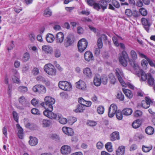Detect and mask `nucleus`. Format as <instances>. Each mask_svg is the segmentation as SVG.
Instances as JSON below:
<instances>
[{
  "label": "nucleus",
  "instance_id": "obj_1",
  "mask_svg": "<svg viewBox=\"0 0 155 155\" xmlns=\"http://www.w3.org/2000/svg\"><path fill=\"white\" fill-rule=\"evenodd\" d=\"M130 55L132 59L129 60L130 64L134 68L135 74H137L139 72L140 68L138 63L135 61L137 58V53L135 51L131 50L130 52Z\"/></svg>",
  "mask_w": 155,
  "mask_h": 155
},
{
  "label": "nucleus",
  "instance_id": "obj_2",
  "mask_svg": "<svg viewBox=\"0 0 155 155\" xmlns=\"http://www.w3.org/2000/svg\"><path fill=\"white\" fill-rule=\"evenodd\" d=\"M141 79L143 81H145L147 79V83L149 85L152 86L153 85L154 79L150 73L146 74L143 70L141 71Z\"/></svg>",
  "mask_w": 155,
  "mask_h": 155
},
{
  "label": "nucleus",
  "instance_id": "obj_3",
  "mask_svg": "<svg viewBox=\"0 0 155 155\" xmlns=\"http://www.w3.org/2000/svg\"><path fill=\"white\" fill-rule=\"evenodd\" d=\"M59 88L64 91H69L72 89V86L71 83L65 81H61L58 83Z\"/></svg>",
  "mask_w": 155,
  "mask_h": 155
},
{
  "label": "nucleus",
  "instance_id": "obj_4",
  "mask_svg": "<svg viewBox=\"0 0 155 155\" xmlns=\"http://www.w3.org/2000/svg\"><path fill=\"white\" fill-rule=\"evenodd\" d=\"M129 59L127 52L124 51H122L119 58V61L122 65L124 67L127 66V61Z\"/></svg>",
  "mask_w": 155,
  "mask_h": 155
},
{
  "label": "nucleus",
  "instance_id": "obj_5",
  "mask_svg": "<svg viewBox=\"0 0 155 155\" xmlns=\"http://www.w3.org/2000/svg\"><path fill=\"white\" fill-rule=\"evenodd\" d=\"M44 70L50 75L54 76L56 74V70L54 67L51 64H45L44 67Z\"/></svg>",
  "mask_w": 155,
  "mask_h": 155
},
{
  "label": "nucleus",
  "instance_id": "obj_6",
  "mask_svg": "<svg viewBox=\"0 0 155 155\" xmlns=\"http://www.w3.org/2000/svg\"><path fill=\"white\" fill-rule=\"evenodd\" d=\"M45 104L44 103H42L41 104V105L45 107V104L49 108H51V110H53V107L52 105L55 103V99L49 96H48L45 97Z\"/></svg>",
  "mask_w": 155,
  "mask_h": 155
},
{
  "label": "nucleus",
  "instance_id": "obj_7",
  "mask_svg": "<svg viewBox=\"0 0 155 155\" xmlns=\"http://www.w3.org/2000/svg\"><path fill=\"white\" fill-rule=\"evenodd\" d=\"M88 43L87 41L84 38L80 40L78 44V51L82 52L84 51L87 47Z\"/></svg>",
  "mask_w": 155,
  "mask_h": 155
},
{
  "label": "nucleus",
  "instance_id": "obj_8",
  "mask_svg": "<svg viewBox=\"0 0 155 155\" xmlns=\"http://www.w3.org/2000/svg\"><path fill=\"white\" fill-rule=\"evenodd\" d=\"M115 74L122 86L123 87H126V84L122 79V78L124 76V74L122 70L119 68L116 69L115 70Z\"/></svg>",
  "mask_w": 155,
  "mask_h": 155
},
{
  "label": "nucleus",
  "instance_id": "obj_9",
  "mask_svg": "<svg viewBox=\"0 0 155 155\" xmlns=\"http://www.w3.org/2000/svg\"><path fill=\"white\" fill-rule=\"evenodd\" d=\"M32 89L33 91L38 94H44L46 91V88L45 86L40 84L35 85Z\"/></svg>",
  "mask_w": 155,
  "mask_h": 155
},
{
  "label": "nucleus",
  "instance_id": "obj_10",
  "mask_svg": "<svg viewBox=\"0 0 155 155\" xmlns=\"http://www.w3.org/2000/svg\"><path fill=\"white\" fill-rule=\"evenodd\" d=\"M107 3L104 0H100L99 3H97L95 5L94 9L97 11H99L101 8L103 12L107 8Z\"/></svg>",
  "mask_w": 155,
  "mask_h": 155
},
{
  "label": "nucleus",
  "instance_id": "obj_11",
  "mask_svg": "<svg viewBox=\"0 0 155 155\" xmlns=\"http://www.w3.org/2000/svg\"><path fill=\"white\" fill-rule=\"evenodd\" d=\"M50 110L48 109H46L43 112V114L46 117L55 120L57 118V114H56L52 112L53 110H51V108H50Z\"/></svg>",
  "mask_w": 155,
  "mask_h": 155
},
{
  "label": "nucleus",
  "instance_id": "obj_12",
  "mask_svg": "<svg viewBox=\"0 0 155 155\" xmlns=\"http://www.w3.org/2000/svg\"><path fill=\"white\" fill-rule=\"evenodd\" d=\"M74 41V36L72 34L68 35L65 39L64 42V45L66 47H67L71 45Z\"/></svg>",
  "mask_w": 155,
  "mask_h": 155
},
{
  "label": "nucleus",
  "instance_id": "obj_13",
  "mask_svg": "<svg viewBox=\"0 0 155 155\" xmlns=\"http://www.w3.org/2000/svg\"><path fill=\"white\" fill-rule=\"evenodd\" d=\"M145 100H143L141 103L142 107L144 108H148L150 105L153 104V101L151 99L148 97H145Z\"/></svg>",
  "mask_w": 155,
  "mask_h": 155
},
{
  "label": "nucleus",
  "instance_id": "obj_14",
  "mask_svg": "<svg viewBox=\"0 0 155 155\" xmlns=\"http://www.w3.org/2000/svg\"><path fill=\"white\" fill-rule=\"evenodd\" d=\"M117 111V106L114 104H111L110 105L109 109V117H113Z\"/></svg>",
  "mask_w": 155,
  "mask_h": 155
},
{
  "label": "nucleus",
  "instance_id": "obj_15",
  "mask_svg": "<svg viewBox=\"0 0 155 155\" xmlns=\"http://www.w3.org/2000/svg\"><path fill=\"white\" fill-rule=\"evenodd\" d=\"M61 151L62 154L68 155L71 153V147L69 146L64 145L61 147Z\"/></svg>",
  "mask_w": 155,
  "mask_h": 155
},
{
  "label": "nucleus",
  "instance_id": "obj_16",
  "mask_svg": "<svg viewBox=\"0 0 155 155\" xmlns=\"http://www.w3.org/2000/svg\"><path fill=\"white\" fill-rule=\"evenodd\" d=\"M60 124L64 125L68 123V119L63 117L62 115L58 113L57 118L55 119Z\"/></svg>",
  "mask_w": 155,
  "mask_h": 155
},
{
  "label": "nucleus",
  "instance_id": "obj_17",
  "mask_svg": "<svg viewBox=\"0 0 155 155\" xmlns=\"http://www.w3.org/2000/svg\"><path fill=\"white\" fill-rule=\"evenodd\" d=\"M139 54L142 58H144L147 60L150 66L153 67L155 68V63L154 60H152L151 59L148 58L144 54L140 52L139 53Z\"/></svg>",
  "mask_w": 155,
  "mask_h": 155
},
{
  "label": "nucleus",
  "instance_id": "obj_18",
  "mask_svg": "<svg viewBox=\"0 0 155 155\" xmlns=\"http://www.w3.org/2000/svg\"><path fill=\"white\" fill-rule=\"evenodd\" d=\"M63 132L65 134L68 136H72L74 134V132L72 129L71 128L64 127L62 129Z\"/></svg>",
  "mask_w": 155,
  "mask_h": 155
},
{
  "label": "nucleus",
  "instance_id": "obj_19",
  "mask_svg": "<svg viewBox=\"0 0 155 155\" xmlns=\"http://www.w3.org/2000/svg\"><path fill=\"white\" fill-rule=\"evenodd\" d=\"M76 87L77 88L85 91L86 90V86L85 83L82 80H80L76 83Z\"/></svg>",
  "mask_w": 155,
  "mask_h": 155
},
{
  "label": "nucleus",
  "instance_id": "obj_20",
  "mask_svg": "<svg viewBox=\"0 0 155 155\" xmlns=\"http://www.w3.org/2000/svg\"><path fill=\"white\" fill-rule=\"evenodd\" d=\"M56 41L57 43H62L64 40V35L62 32H59L57 33L55 36Z\"/></svg>",
  "mask_w": 155,
  "mask_h": 155
},
{
  "label": "nucleus",
  "instance_id": "obj_21",
  "mask_svg": "<svg viewBox=\"0 0 155 155\" xmlns=\"http://www.w3.org/2000/svg\"><path fill=\"white\" fill-rule=\"evenodd\" d=\"M84 58L86 61H89L94 59V56L92 53L90 51H87L84 54Z\"/></svg>",
  "mask_w": 155,
  "mask_h": 155
},
{
  "label": "nucleus",
  "instance_id": "obj_22",
  "mask_svg": "<svg viewBox=\"0 0 155 155\" xmlns=\"http://www.w3.org/2000/svg\"><path fill=\"white\" fill-rule=\"evenodd\" d=\"M84 74L87 78H91L92 77V74L91 69L89 68H86L83 70Z\"/></svg>",
  "mask_w": 155,
  "mask_h": 155
},
{
  "label": "nucleus",
  "instance_id": "obj_23",
  "mask_svg": "<svg viewBox=\"0 0 155 155\" xmlns=\"http://www.w3.org/2000/svg\"><path fill=\"white\" fill-rule=\"evenodd\" d=\"M16 127L18 129V137L20 139H22L24 137L23 129L18 124H17Z\"/></svg>",
  "mask_w": 155,
  "mask_h": 155
},
{
  "label": "nucleus",
  "instance_id": "obj_24",
  "mask_svg": "<svg viewBox=\"0 0 155 155\" xmlns=\"http://www.w3.org/2000/svg\"><path fill=\"white\" fill-rule=\"evenodd\" d=\"M29 143L31 146H35L38 144V140L36 137L30 136L29 137Z\"/></svg>",
  "mask_w": 155,
  "mask_h": 155
},
{
  "label": "nucleus",
  "instance_id": "obj_25",
  "mask_svg": "<svg viewBox=\"0 0 155 155\" xmlns=\"http://www.w3.org/2000/svg\"><path fill=\"white\" fill-rule=\"evenodd\" d=\"M18 101L19 103L24 106H26L27 104H29V102L23 96L19 97Z\"/></svg>",
  "mask_w": 155,
  "mask_h": 155
},
{
  "label": "nucleus",
  "instance_id": "obj_26",
  "mask_svg": "<svg viewBox=\"0 0 155 155\" xmlns=\"http://www.w3.org/2000/svg\"><path fill=\"white\" fill-rule=\"evenodd\" d=\"M119 139V134L117 132H114L110 135V139L112 141H114Z\"/></svg>",
  "mask_w": 155,
  "mask_h": 155
},
{
  "label": "nucleus",
  "instance_id": "obj_27",
  "mask_svg": "<svg viewBox=\"0 0 155 155\" xmlns=\"http://www.w3.org/2000/svg\"><path fill=\"white\" fill-rule=\"evenodd\" d=\"M122 91L126 96L128 98L130 99L133 97V94L131 91L128 89L125 88H123Z\"/></svg>",
  "mask_w": 155,
  "mask_h": 155
},
{
  "label": "nucleus",
  "instance_id": "obj_28",
  "mask_svg": "<svg viewBox=\"0 0 155 155\" xmlns=\"http://www.w3.org/2000/svg\"><path fill=\"white\" fill-rule=\"evenodd\" d=\"M124 150L125 147L124 146L119 147L116 150V155H124Z\"/></svg>",
  "mask_w": 155,
  "mask_h": 155
},
{
  "label": "nucleus",
  "instance_id": "obj_29",
  "mask_svg": "<svg viewBox=\"0 0 155 155\" xmlns=\"http://www.w3.org/2000/svg\"><path fill=\"white\" fill-rule=\"evenodd\" d=\"M42 49L45 53L50 54L52 51V48L48 45H44L42 46Z\"/></svg>",
  "mask_w": 155,
  "mask_h": 155
},
{
  "label": "nucleus",
  "instance_id": "obj_30",
  "mask_svg": "<svg viewBox=\"0 0 155 155\" xmlns=\"http://www.w3.org/2000/svg\"><path fill=\"white\" fill-rule=\"evenodd\" d=\"M108 78L110 84H114L116 82V79L113 74L112 73L108 75Z\"/></svg>",
  "mask_w": 155,
  "mask_h": 155
},
{
  "label": "nucleus",
  "instance_id": "obj_31",
  "mask_svg": "<svg viewBox=\"0 0 155 155\" xmlns=\"http://www.w3.org/2000/svg\"><path fill=\"white\" fill-rule=\"evenodd\" d=\"M54 37L53 35L50 33L47 34L46 36V40L48 43L52 42L54 40Z\"/></svg>",
  "mask_w": 155,
  "mask_h": 155
},
{
  "label": "nucleus",
  "instance_id": "obj_32",
  "mask_svg": "<svg viewBox=\"0 0 155 155\" xmlns=\"http://www.w3.org/2000/svg\"><path fill=\"white\" fill-rule=\"evenodd\" d=\"M101 81L99 77L95 76L94 78V83L95 85L98 86L101 84Z\"/></svg>",
  "mask_w": 155,
  "mask_h": 155
},
{
  "label": "nucleus",
  "instance_id": "obj_33",
  "mask_svg": "<svg viewBox=\"0 0 155 155\" xmlns=\"http://www.w3.org/2000/svg\"><path fill=\"white\" fill-rule=\"evenodd\" d=\"M133 110L131 108H125L122 110L123 114L125 115H130L131 114Z\"/></svg>",
  "mask_w": 155,
  "mask_h": 155
},
{
  "label": "nucleus",
  "instance_id": "obj_34",
  "mask_svg": "<svg viewBox=\"0 0 155 155\" xmlns=\"http://www.w3.org/2000/svg\"><path fill=\"white\" fill-rule=\"evenodd\" d=\"M30 58L29 54L28 52H25L23 55L22 60L24 62H26L29 60Z\"/></svg>",
  "mask_w": 155,
  "mask_h": 155
},
{
  "label": "nucleus",
  "instance_id": "obj_35",
  "mask_svg": "<svg viewBox=\"0 0 155 155\" xmlns=\"http://www.w3.org/2000/svg\"><path fill=\"white\" fill-rule=\"evenodd\" d=\"M141 122L140 120H137L134 121L132 124L133 127L136 129L138 128L141 125Z\"/></svg>",
  "mask_w": 155,
  "mask_h": 155
},
{
  "label": "nucleus",
  "instance_id": "obj_36",
  "mask_svg": "<svg viewBox=\"0 0 155 155\" xmlns=\"http://www.w3.org/2000/svg\"><path fill=\"white\" fill-rule=\"evenodd\" d=\"M84 107L83 105H78L77 108L74 110V111L76 113L81 112H82L84 109Z\"/></svg>",
  "mask_w": 155,
  "mask_h": 155
},
{
  "label": "nucleus",
  "instance_id": "obj_37",
  "mask_svg": "<svg viewBox=\"0 0 155 155\" xmlns=\"http://www.w3.org/2000/svg\"><path fill=\"white\" fill-rule=\"evenodd\" d=\"M153 148L152 145H150L148 146L143 145L142 147V150L144 152H148L150 151Z\"/></svg>",
  "mask_w": 155,
  "mask_h": 155
},
{
  "label": "nucleus",
  "instance_id": "obj_38",
  "mask_svg": "<svg viewBox=\"0 0 155 155\" xmlns=\"http://www.w3.org/2000/svg\"><path fill=\"white\" fill-rule=\"evenodd\" d=\"M105 147L109 152H111L113 150L112 143L111 142H109L106 143L105 145Z\"/></svg>",
  "mask_w": 155,
  "mask_h": 155
},
{
  "label": "nucleus",
  "instance_id": "obj_39",
  "mask_svg": "<svg viewBox=\"0 0 155 155\" xmlns=\"http://www.w3.org/2000/svg\"><path fill=\"white\" fill-rule=\"evenodd\" d=\"M18 90L22 93H25L27 91L28 89L27 87L26 86H21L18 87Z\"/></svg>",
  "mask_w": 155,
  "mask_h": 155
},
{
  "label": "nucleus",
  "instance_id": "obj_40",
  "mask_svg": "<svg viewBox=\"0 0 155 155\" xmlns=\"http://www.w3.org/2000/svg\"><path fill=\"white\" fill-rule=\"evenodd\" d=\"M146 133L149 135L153 134L154 132V130L153 128L151 127H148L146 129Z\"/></svg>",
  "mask_w": 155,
  "mask_h": 155
},
{
  "label": "nucleus",
  "instance_id": "obj_41",
  "mask_svg": "<svg viewBox=\"0 0 155 155\" xmlns=\"http://www.w3.org/2000/svg\"><path fill=\"white\" fill-rule=\"evenodd\" d=\"M77 119L75 117H70L68 118V123L70 125H72L74 123L77 121Z\"/></svg>",
  "mask_w": 155,
  "mask_h": 155
},
{
  "label": "nucleus",
  "instance_id": "obj_42",
  "mask_svg": "<svg viewBox=\"0 0 155 155\" xmlns=\"http://www.w3.org/2000/svg\"><path fill=\"white\" fill-rule=\"evenodd\" d=\"M148 62L147 60L143 59L141 61V64L144 70H146L147 68Z\"/></svg>",
  "mask_w": 155,
  "mask_h": 155
},
{
  "label": "nucleus",
  "instance_id": "obj_43",
  "mask_svg": "<svg viewBox=\"0 0 155 155\" xmlns=\"http://www.w3.org/2000/svg\"><path fill=\"white\" fill-rule=\"evenodd\" d=\"M104 111V107L102 106H98L97 108V113L100 114H103Z\"/></svg>",
  "mask_w": 155,
  "mask_h": 155
},
{
  "label": "nucleus",
  "instance_id": "obj_44",
  "mask_svg": "<svg viewBox=\"0 0 155 155\" xmlns=\"http://www.w3.org/2000/svg\"><path fill=\"white\" fill-rule=\"evenodd\" d=\"M42 125L44 127H47L49 126L51 124L50 121L48 120L44 119L42 120Z\"/></svg>",
  "mask_w": 155,
  "mask_h": 155
},
{
  "label": "nucleus",
  "instance_id": "obj_45",
  "mask_svg": "<svg viewBox=\"0 0 155 155\" xmlns=\"http://www.w3.org/2000/svg\"><path fill=\"white\" fill-rule=\"evenodd\" d=\"M52 15V12L49 8L46 9L44 11V15L45 16L48 17L51 16Z\"/></svg>",
  "mask_w": 155,
  "mask_h": 155
},
{
  "label": "nucleus",
  "instance_id": "obj_46",
  "mask_svg": "<svg viewBox=\"0 0 155 155\" xmlns=\"http://www.w3.org/2000/svg\"><path fill=\"white\" fill-rule=\"evenodd\" d=\"M141 21L142 24L144 26H150V25L149 23L148 19H147L145 18H142L141 19Z\"/></svg>",
  "mask_w": 155,
  "mask_h": 155
},
{
  "label": "nucleus",
  "instance_id": "obj_47",
  "mask_svg": "<svg viewBox=\"0 0 155 155\" xmlns=\"http://www.w3.org/2000/svg\"><path fill=\"white\" fill-rule=\"evenodd\" d=\"M125 15L128 18H130L132 16V12L130 9H127L125 11Z\"/></svg>",
  "mask_w": 155,
  "mask_h": 155
},
{
  "label": "nucleus",
  "instance_id": "obj_48",
  "mask_svg": "<svg viewBox=\"0 0 155 155\" xmlns=\"http://www.w3.org/2000/svg\"><path fill=\"white\" fill-rule=\"evenodd\" d=\"M97 45L98 48H102L103 44L102 40H101V38H98L97 42Z\"/></svg>",
  "mask_w": 155,
  "mask_h": 155
},
{
  "label": "nucleus",
  "instance_id": "obj_49",
  "mask_svg": "<svg viewBox=\"0 0 155 155\" xmlns=\"http://www.w3.org/2000/svg\"><path fill=\"white\" fill-rule=\"evenodd\" d=\"M101 78V82L104 84H106L107 83L108 79L105 75H102Z\"/></svg>",
  "mask_w": 155,
  "mask_h": 155
},
{
  "label": "nucleus",
  "instance_id": "obj_50",
  "mask_svg": "<svg viewBox=\"0 0 155 155\" xmlns=\"http://www.w3.org/2000/svg\"><path fill=\"white\" fill-rule=\"evenodd\" d=\"M31 113L34 115H40V111L37 109L33 108L31 110Z\"/></svg>",
  "mask_w": 155,
  "mask_h": 155
},
{
  "label": "nucleus",
  "instance_id": "obj_51",
  "mask_svg": "<svg viewBox=\"0 0 155 155\" xmlns=\"http://www.w3.org/2000/svg\"><path fill=\"white\" fill-rule=\"evenodd\" d=\"M139 12L140 14L143 16H146L147 13V10L143 8H140Z\"/></svg>",
  "mask_w": 155,
  "mask_h": 155
},
{
  "label": "nucleus",
  "instance_id": "obj_52",
  "mask_svg": "<svg viewBox=\"0 0 155 155\" xmlns=\"http://www.w3.org/2000/svg\"><path fill=\"white\" fill-rule=\"evenodd\" d=\"M117 97L120 101H123L124 98V96L121 92H118L117 94Z\"/></svg>",
  "mask_w": 155,
  "mask_h": 155
},
{
  "label": "nucleus",
  "instance_id": "obj_53",
  "mask_svg": "<svg viewBox=\"0 0 155 155\" xmlns=\"http://www.w3.org/2000/svg\"><path fill=\"white\" fill-rule=\"evenodd\" d=\"M112 3L113 6L116 8H120V5L119 2L116 0H113Z\"/></svg>",
  "mask_w": 155,
  "mask_h": 155
},
{
  "label": "nucleus",
  "instance_id": "obj_54",
  "mask_svg": "<svg viewBox=\"0 0 155 155\" xmlns=\"http://www.w3.org/2000/svg\"><path fill=\"white\" fill-rule=\"evenodd\" d=\"M116 116L117 118L119 120H121L123 118L122 113L120 111L118 110L116 112Z\"/></svg>",
  "mask_w": 155,
  "mask_h": 155
},
{
  "label": "nucleus",
  "instance_id": "obj_55",
  "mask_svg": "<svg viewBox=\"0 0 155 155\" xmlns=\"http://www.w3.org/2000/svg\"><path fill=\"white\" fill-rule=\"evenodd\" d=\"M29 39L32 42H33L35 40V36L33 33H31L28 35Z\"/></svg>",
  "mask_w": 155,
  "mask_h": 155
},
{
  "label": "nucleus",
  "instance_id": "obj_56",
  "mask_svg": "<svg viewBox=\"0 0 155 155\" xmlns=\"http://www.w3.org/2000/svg\"><path fill=\"white\" fill-rule=\"evenodd\" d=\"M87 3L89 5L92 6H93V8L94 9L95 5L97 3L93 0H87Z\"/></svg>",
  "mask_w": 155,
  "mask_h": 155
},
{
  "label": "nucleus",
  "instance_id": "obj_57",
  "mask_svg": "<svg viewBox=\"0 0 155 155\" xmlns=\"http://www.w3.org/2000/svg\"><path fill=\"white\" fill-rule=\"evenodd\" d=\"M142 114V111L140 110H137L134 113V115L135 117H140Z\"/></svg>",
  "mask_w": 155,
  "mask_h": 155
},
{
  "label": "nucleus",
  "instance_id": "obj_58",
  "mask_svg": "<svg viewBox=\"0 0 155 155\" xmlns=\"http://www.w3.org/2000/svg\"><path fill=\"white\" fill-rule=\"evenodd\" d=\"M54 54L56 57H59L61 56V52L58 49L55 50L54 51Z\"/></svg>",
  "mask_w": 155,
  "mask_h": 155
},
{
  "label": "nucleus",
  "instance_id": "obj_59",
  "mask_svg": "<svg viewBox=\"0 0 155 155\" xmlns=\"http://www.w3.org/2000/svg\"><path fill=\"white\" fill-rule=\"evenodd\" d=\"M25 126L27 128L31 130H34V125L32 124H31L30 123H27L25 125Z\"/></svg>",
  "mask_w": 155,
  "mask_h": 155
},
{
  "label": "nucleus",
  "instance_id": "obj_60",
  "mask_svg": "<svg viewBox=\"0 0 155 155\" xmlns=\"http://www.w3.org/2000/svg\"><path fill=\"white\" fill-rule=\"evenodd\" d=\"M87 124L88 125L91 127L95 126L97 124V123L96 121L91 120H88Z\"/></svg>",
  "mask_w": 155,
  "mask_h": 155
},
{
  "label": "nucleus",
  "instance_id": "obj_61",
  "mask_svg": "<svg viewBox=\"0 0 155 155\" xmlns=\"http://www.w3.org/2000/svg\"><path fill=\"white\" fill-rule=\"evenodd\" d=\"M112 40L115 46L117 47L118 46V43L117 41V37L114 36L112 37Z\"/></svg>",
  "mask_w": 155,
  "mask_h": 155
},
{
  "label": "nucleus",
  "instance_id": "obj_62",
  "mask_svg": "<svg viewBox=\"0 0 155 155\" xmlns=\"http://www.w3.org/2000/svg\"><path fill=\"white\" fill-rule=\"evenodd\" d=\"M104 145L103 143L101 142H98L97 143L96 146L97 148L98 149H101L103 147Z\"/></svg>",
  "mask_w": 155,
  "mask_h": 155
},
{
  "label": "nucleus",
  "instance_id": "obj_63",
  "mask_svg": "<svg viewBox=\"0 0 155 155\" xmlns=\"http://www.w3.org/2000/svg\"><path fill=\"white\" fill-rule=\"evenodd\" d=\"M12 114L15 120L17 122H18V117L17 113L15 111H14L12 113Z\"/></svg>",
  "mask_w": 155,
  "mask_h": 155
},
{
  "label": "nucleus",
  "instance_id": "obj_64",
  "mask_svg": "<svg viewBox=\"0 0 155 155\" xmlns=\"http://www.w3.org/2000/svg\"><path fill=\"white\" fill-rule=\"evenodd\" d=\"M33 74L36 75L38 74L39 73L38 69L37 68H34L32 71Z\"/></svg>",
  "mask_w": 155,
  "mask_h": 155
}]
</instances>
